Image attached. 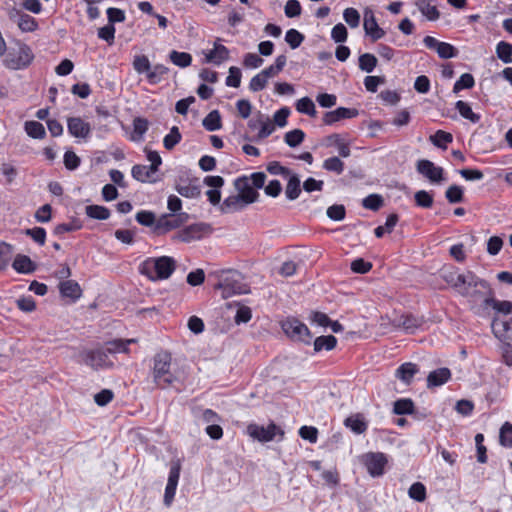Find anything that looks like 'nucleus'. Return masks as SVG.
I'll return each instance as SVG.
<instances>
[{
	"label": "nucleus",
	"instance_id": "1",
	"mask_svg": "<svg viewBox=\"0 0 512 512\" xmlns=\"http://www.w3.org/2000/svg\"><path fill=\"white\" fill-rule=\"evenodd\" d=\"M441 277L456 293L463 297L476 300L480 296L486 295V292L491 294L489 284L471 271L460 272L458 268L449 266L441 270Z\"/></svg>",
	"mask_w": 512,
	"mask_h": 512
},
{
	"label": "nucleus",
	"instance_id": "2",
	"mask_svg": "<svg viewBox=\"0 0 512 512\" xmlns=\"http://www.w3.org/2000/svg\"><path fill=\"white\" fill-rule=\"evenodd\" d=\"M176 268L172 257H151L141 263L139 271L152 281L168 279Z\"/></svg>",
	"mask_w": 512,
	"mask_h": 512
},
{
	"label": "nucleus",
	"instance_id": "3",
	"mask_svg": "<svg viewBox=\"0 0 512 512\" xmlns=\"http://www.w3.org/2000/svg\"><path fill=\"white\" fill-rule=\"evenodd\" d=\"M152 376L154 383L162 389L173 385L178 380L177 376L171 371L170 354L163 352L154 357Z\"/></svg>",
	"mask_w": 512,
	"mask_h": 512
},
{
	"label": "nucleus",
	"instance_id": "4",
	"mask_svg": "<svg viewBox=\"0 0 512 512\" xmlns=\"http://www.w3.org/2000/svg\"><path fill=\"white\" fill-rule=\"evenodd\" d=\"M79 358V363L85 364L96 371L114 366L113 360L108 356L103 346L95 349H84L79 353Z\"/></svg>",
	"mask_w": 512,
	"mask_h": 512
},
{
	"label": "nucleus",
	"instance_id": "5",
	"mask_svg": "<svg viewBox=\"0 0 512 512\" xmlns=\"http://www.w3.org/2000/svg\"><path fill=\"white\" fill-rule=\"evenodd\" d=\"M217 289L222 290L224 298L235 294H245L248 292V286L243 282L242 275L237 271H228L221 281L216 285Z\"/></svg>",
	"mask_w": 512,
	"mask_h": 512
},
{
	"label": "nucleus",
	"instance_id": "6",
	"mask_svg": "<svg viewBox=\"0 0 512 512\" xmlns=\"http://www.w3.org/2000/svg\"><path fill=\"white\" fill-rule=\"evenodd\" d=\"M32 50L25 44H19L12 48L4 59L7 68L19 70L27 67L33 60Z\"/></svg>",
	"mask_w": 512,
	"mask_h": 512
},
{
	"label": "nucleus",
	"instance_id": "7",
	"mask_svg": "<svg viewBox=\"0 0 512 512\" xmlns=\"http://www.w3.org/2000/svg\"><path fill=\"white\" fill-rule=\"evenodd\" d=\"M360 461L374 478L382 476L388 465V457L382 452H367L360 457Z\"/></svg>",
	"mask_w": 512,
	"mask_h": 512
},
{
	"label": "nucleus",
	"instance_id": "8",
	"mask_svg": "<svg viewBox=\"0 0 512 512\" xmlns=\"http://www.w3.org/2000/svg\"><path fill=\"white\" fill-rule=\"evenodd\" d=\"M282 329L292 340L310 344L312 335L308 327L296 318H287L282 322Z\"/></svg>",
	"mask_w": 512,
	"mask_h": 512
},
{
	"label": "nucleus",
	"instance_id": "9",
	"mask_svg": "<svg viewBox=\"0 0 512 512\" xmlns=\"http://www.w3.org/2000/svg\"><path fill=\"white\" fill-rule=\"evenodd\" d=\"M246 431L251 438L259 442H268L274 440L277 436L282 438L284 435V431L274 423H270L266 427L258 424H249Z\"/></svg>",
	"mask_w": 512,
	"mask_h": 512
},
{
	"label": "nucleus",
	"instance_id": "10",
	"mask_svg": "<svg viewBox=\"0 0 512 512\" xmlns=\"http://www.w3.org/2000/svg\"><path fill=\"white\" fill-rule=\"evenodd\" d=\"M181 471L180 459L172 460L170 463V470L168 475V481L164 493V504L169 507L175 497L179 477Z\"/></svg>",
	"mask_w": 512,
	"mask_h": 512
},
{
	"label": "nucleus",
	"instance_id": "11",
	"mask_svg": "<svg viewBox=\"0 0 512 512\" xmlns=\"http://www.w3.org/2000/svg\"><path fill=\"white\" fill-rule=\"evenodd\" d=\"M211 232V226L207 223H195L191 224L181 231H179L174 239L177 241L189 243L191 241L199 240L204 235Z\"/></svg>",
	"mask_w": 512,
	"mask_h": 512
},
{
	"label": "nucleus",
	"instance_id": "12",
	"mask_svg": "<svg viewBox=\"0 0 512 512\" xmlns=\"http://www.w3.org/2000/svg\"><path fill=\"white\" fill-rule=\"evenodd\" d=\"M188 219L187 213H178V214H165L162 215L157 221L155 230L159 233H166L173 229L179 228L182 226Z\"/></svg>",
	"mask_w": 512,
	"mask_h": 512
},
{
	"label": "nucleus",
	"instance_id": "13",
	"mask_svg": "<svg viewBox=\"0 0 512 512\" xmlns=\"http://www.w3.org/2000/svg\"><path fill=\"white\" fill-rule=\"evenodd\" d=\"M394 327L401 328L405 332L413 334L418 330L423 329L425 320L422 316H415L413 314H403L393 319Z\"/></svg>",
	"mask_w": 512,
	"mask_h": 512
},
{
	"label": "nucleus",
	"instance_id": "14",
	"mask_svg": "<svg viewBox=\"0 0 512 512\" xmlns=\"http://www.w3.org/2000/svg\"><path fill=\"white\" fill-rule=\"evenodd\" d=\"M417 171L432 183H441L444 180V170L432 161L422 159L417 162Z\"/></svg>",
	"mask_w": 512,
	"mask_h": 512
},
{
	"label": "nucleus",
	"instance_id": "15",
	"mask_svg": "<svg viewBox=\"0 0 512 512\" xmlns=\"http://www.w3.org/2000/svg\"><path fill=\"white\" fill-rule=\"evenodd\" d=\"M363 28L366 35H368L372 41H377L385 36V31L378 25L375 15L370 9H366L364 12Z\"/></svg>",
	"mask_w": 512,
	"mask_h": 512
},
{
	"label": "nucleus",
	"instance_id": "16",
	"mask_svg": "<svg viewBox=\"0 0 512 512\" xmlns=\"http://www.w3.org/2000/svg\"><path fill=\"white\" fill-rule=\"evenodd\" d=\"M248 126L251 129L259 128V132H258V135H257V137L259 139L267 138L275 130V125L270 120V118L268 116H266V115L261 114V113H259L256 118L251 119L248 122Z\"/></svg>",
	"mask_w": 512,
	"mask_h": 512
},
{
	"label": "nucleus",
	"instance_id": "17",
	"mask_svg": "<svg viewBox=\"0 0 512 512\" xmlns=\"http://www.w3.org/2000/svg\"><path fill=\"white\" fill-rule=\"evenodd\" d=\"M68 132L75 138H88L91 134V126L81 117H69L67 119Z\"/></svg>",
	"mask_w": 512,
	"mask_h": 512
},
{
	"label": "nucleus",
	"instance_id": "18",
	"mask_svg": "<svg viewBox=\"0 0 512 512\" xmlns=\"http://www.w3.org/2000/svg\"><path fill=\"white\" fill-rule=\"evenodd\" d=\"M9 18L15 23H17L19 29L22 32H33L38 27V24L34 17L22 13L17 9H12L9 11Z\"/></svg>",
	"mask_w": 512,
	"mask_h": 512
},
{
	"label": "nucleus",
	"instance_id": "19",
	"mask_svg": "<svg viewBox=\"0 0 512 512\" xmlns=\"http://www.w3.org/2000/svg\"><path fill=\"white\" fill-rule=\"evenodd\" d=\"M203 182L212 188L206 192L209 202L214 206L220 204V189L224 185V179L221 176H206Z\"/></svg>",
	"mask_w": 512,
	"mask_h": 512
},
{
	"label": "nucleus",
	"instance_id": "20",
	"mask_svg": "<svg viewBox=\"0 0 512 512\" xmlns=\"http://www.w3.org/2000/svg\"><path fill=\"white\" fill-rule=\"evenodd\" d=\"M492 330L494 335L501 341L507 344L512 343V319L501 320L495 317L492 321Z\"/></svg>",
	"mask_w": 512,
	"mask_h": 512
},
{
	"label": "nucleus",
	"instance_id": "21",
	"mask_svg": "<svg viewBox=\"0 0 512 512\" xmlns=\"http://www.w3.org/2000/svg\"><path fill=\"white\" fill-rule=\"evenodd\" d=\"M205 62L220 65L228 60L230 52L227 47L219 43V39L214 42L213 49L204 52Z\"/></svg>",
	"mask_w": 512,
	"mask_h": 512
},
{
	"label": "nucleus",
	"instance_id": "22",
	"mask_svg": "<svg viewBox=\"0 0 512 512\" xmlns=\"http://www.w3.org/2000/svg\"><path fill=\"white\" fill-rule=\"evenodd\" d=\"M235 188L238 191V195L247 203V205L254 203L259 193L249 183L247 178H238L235 180Z\"/></svg>",
	"mask_w": 512,
	"mask_h": 512
},
{
	"label": "nucleus",
	"instance_id": "23",
	"mask_svg": "<svg viewBox=\"0 0 512 512\" xmlns=\"http://www.w3.org/2000/svg\"><path fill=\"white\" fill-rule=\"evenodd\" d=\"M344 425L355 434H363L368 428V421L363 414L355 413L344 420Z\"/></svg>",
	"mask_w": 512,
	"mask_h": 512
},
{
	"label": "nucleus",
	"instance_id": "24",
	"mask_svg": "<svg viewBox=\"0 0 512 512\" xmlns=\"http://www.w3.org/2000/svg\"><path fill=\"white\" fill-rule=\"evenodd\" d=\"M419 372L417 364L412 362H405L400 365L395 371V377L406 385H410L414 376Z\"/></svg>",
	"mask_w": 512,
	"mask_h": 512
},
{
	"label": "nucleus",
	"instance_id": "25",
	"mask_svg": "<svg viewBox=\"0 0 512 512\" xmlns=\"http://www.w3.org/2000/svg\"><path fill=\"white\" fill-rule=\"evenodd\" d=\"M451 378V371L446 368H438L431 371L427 376V388L439 387Z\"/></svg>",
	"mask_w": 512,
	"mask_h": 512
},
{
	"label": "nucleus",
	"instance_id": "26",
	"mask_svg": "<svg viewBox=\"0 0 512 512\" xmlns=\"http://www.w3.org/2000/svg\"><path fill=\"white\" fill-rule=\"evenodd\" d=\"M131 343H136V339H114L111 341H108L104 344L103 348L105 349L106 353L110 357L111 355H115L117 353H128L129 348L128 346Z\"/></svg>",
	"mask_w": 512,
	"mask_h": 512
},
{
	"label": "nucleus",
	"instance_id": "27",
	"mask_svg": "<svg viewBox=\"0 0 512 512\" xmlns=\"http://www.w3.org/2000/svg\"><path fill=\"white\" fill-rule=\"evenodd\" d=\"M358 114L356 109H349L344 107H339L333 111L327 112L324 115L323 121L327 125H331L341 119L353 118Z\"/></svg>",
	"mask_w": 512,
	"mask_h": 512
},
{
	"label": "nucleus",
	"instance_id": "28",
	"mask_svg": "<svg viewBox=\"0 0 512 512\" xmlns=\"http://www.w3.org/2000/svg\"><path fill=\"white\" fill-rule=\"evenodd\" d=\"M132 176L134 179L140 182H156V173L153 168L146 165H135L132 167Z\"/></svg>",
	"mask_w": 512,
	"mask_h": 512
},
{
	"label": "nucleus",
	"instance_id": "29",
	"mask_svg": "<svg viewBox=\"0 0 512 512\" xmlns=\"http://www.w3.org/2000/svg\"><path fill=\"white\" fill-rule=\"evenodd\" d=\"M59 290L63 297L70 298L73 301L79 299L82 294L80 285L73 280L62 281L59 284Z\"/></svg>",
	"mask_w": 512,
	"mask_h": 512
},
{
	"label": "nucleus",
	"instance_id": "30",
	"mask_svg": "<svg viewBox=\"0 0 512 512\" xmlns=\"http://www.w3.org/2000/svg\"><path fill=\"white\" fill-rule=\"evenodd\" d=\"M247 206V203L240 197V195H230L220 205V210L223 213H232L240 211Z\"/></svg>",
	"mask_w": 512,
	"mask_h": 512
},
{
	"label": "nucleus",
	"instance_id": "31",
	"mask_svg": "<svg viewBox=\"0 0 512 512\" xmlns=\"http://www.w3.org/2000/svg\"><path fill=\"white\" fill-rule=\"evenodd\" d=\"M486 297L484 299V304L486 306L492 307L497 313L509 315L512 313V302L507 300H497L492 296V293L486 292Z\"/></svg>",
	"mask_w": 512,
	"mask_h": 512
},
{
	"label": "nucleus",
	"instance_id": "32",
	"mask_svg": "<svg viewBox=\"0 0 512 512\" xmlns=\"http://www.w3.org/2000/svg\"><path fill=\"white\" fill-rule=\"evenodd\" d=\"M12 266L17 272L23 274H28L35 270V265L31 259L28 256L21 254H18L15 257Z\"/></svg>",
	"mask_w": 512,
	"mask_h": 512
},
{
	"label": "nucleus",
	"instance_id": "33",
	"mask_svg": "<svg viewBox=\"0 0 512 512\" xmlns=\"http://www.w3.org/2000/svg\"><path fill=\"white\" fill-rule=\"evenodd\" d=\"M416 6L419 11L430 21L439 19L440 12L435 5H432L428 0H417Z\"/></svg>",
	"mask_w": 512,
	"mask_h": 512
},
{
	"label": "nucleus",
	"instance_id": "34",
	"mask_svg": "<svg viewBox=\"0 0 512 512\" xmlns=\"http://www.w3.org/2000/svg\"><path fill=\"white\" fill-rule=\"evenodd\" d=\"M300 193V179L297 175L290 173L285 189V195L289 200H295L299 197Z\"/></svg>",
	"mask_w": 512,
	"mask_h": 512
},
{
	"label": "nucleus",
	"instance_id": "35",
	"mask_svg": "<svg viewBox=\"0 0 512 512\" xmlns=\"http://www.w3.org/2000/svg\"><path fill=\"white\" fill-rule=\"evenodd\" d=\"M336 344L337 339L333 335L319 336L313 342L315 352L330 351L336 347Z\"/></svg>",
	"mask_w": 512,
	"mask_h": 512
},
{
	"label": "nucleus",
	"instance_id": "36",
	"mask_svg": "<svg viewBox=\"0 0 512 512\" xmlns=\"http://www.w3.org/2000/svg\"><path fill=\"white\" fill-rule=\"evenodd\" d=\"M202 124L207 131H216L221 129L222 121L218 110H213L203 119Z\"/></svg>",
	"mask_w": 512,
	"mask_h": 512
},
{
	"label": "nucleus",
	"instance_id": "37",
	"mask_svg": "<svg viewBox=\"0 0 512 512\" xmlns=\"http://www.w3.org/2000/svg\"><path fill=\"white\" fill-rule=\"evenodd\" d=\"M429 140L434 146L446 150L448 144L453 141V136L449 132L438 130L434 135L429 137Z\"/></svg>",
	"mask_w": 512,
	"mask_h": 512
},
{
	"label": "nucleus",
	"instance_id": "38",
	"mask_svg": "<svg viewBox=\"0 0 512 512\" xmlns=\"http://www.w3.org/2000/svg\"><path fill=\"white\" fill-rule=\"evenodd\" d=\"M149 435L150 432L145 429H135L129 432V438L135 446H149Z\"/></svg>",
	"mask_w": 512,
	"mask_h": 512
},
{
	"label": "nucleus",
	"instance_id": "39",
	"mask_svg": "<svg viewBox=\"0 0 512 512\" xmlns=\"http://www.w3.org/2000/svg\"><path fill=\"white\" fill-rule=\"evenodd\" d=\"M455 107H456V109L458 110L459 114H460L463 118H465V119H467V120L471 121L472 123H477V122H479V120H480V115H479V114L474 113V112L472 111L471 106H470L468 103H466V102H464V101H462V100H459V101H457V102H456Z\"/></svg>",
	"mask_w": 512,
	"mask_h": 512
},
{
	"label": "nucleus",
	"instance_id": "40",
	"mask_svg": "<svg viewBox=\"0 0 512 512\" xmlns=\"http://www.w3.org/2000/svg\"><path fill=\"white\" fill-rule=\"evenodd\" d=\"M393 412L397 415L412 414L414 412V402L410 398L398 399L394 402Z\"/></svg>",
	"mask_w": 512,
	"mask_h": 512
},
{
	"label": "nucleus",
	"instance_id": "41",
	"mask_svg": "<svg viewBox=\"0 0 512 512\" xmlns=\"http://www.w3.org/2000/svg\"><path fill=\"white\" fill-rule=\"evenodd\" d=\"M25 131L34 139H43L46 135L43 124L37 121H27L25 123Z\"/></svg>",
	"mask_w": 512,
	"mask_h": 512
},
{
	"label": "nucleus",
	"instance_id": "42",
	"mask_svg": "<svg viewBox=\"0 0 512 512\" xmlns=\"http://www.w3.org/2000/svg\"><path fill=\"white\" fill-rule=\"evenodd\" d=\"M85 211L87 216L97 220H106L110 217L109 209L100 205H88Z\"/></svg>",
	"mask_w": 512,
	"mask_h": 512
},
{
	"label": "nucleus",
	"instance_id": "43",
	"mask_svg": "<svg viewBox=\"0 0 512 512\" xmlns=\"http://www.w3.org/2000/svg\"><path fill=\"white\" fill-rule=\"evenodd\" d=\"M14 253V248L11 244L0 242V271L7 268Z\"/></svg>",
	"mask_w": 512,
	"mask_h": 512
},
{
	"label": "nucleus",
	"instance_id": "44",
	"mask_svg": "<svg viewBox=\"0 0 512 512\" xmlns=\"http://www.w3.org/2000/svg\"><path fill=\"white\" fill-rule=\"evenodd\" d=\"M296 110L311 117H315L317 113L315 104L309 97L299 99L296 102Z\"/></svg>",
	"mask_w": 512,
	"mask_h": 512
},
{
	"label": "nucleus",
	"instance_id": "45",
	"mask_svg": "<svg viewBox=\"0 0 512 512\" xmlns=\"http://www.w3.org/2000/svg\"><path fill=\"white\" fill-rule=\"evenodd\" d=\"M497 57L508 64L512 62V45L508 42L501 41L496 46Z\"/></svg>",
	"mask_w": 512,
	"mask_h": 512
},
{
	"label": "nucleus",
	"instance_id": "46",
	"mask_svg": "<svg viewBox=\"0 0 512 512\" xmlns=\"http://www.w3.org/2000/svg\"><path fill=\"white\" fill-rule=\"evenodd\" d=\"M377 62V58L371 53H364L359 56V68L367 73H371L375 69Z\"/></svg>",
	"mask_w": 512,
	"mask_h": 512
},
{
	"label": "nucleus",
	"instance_id": "47",
	"mask_svg": "<svg viewBox=\"0 0 512 512\" xmlns=\"http://www.w3.org/2000/svg\"><path fill=\"white\" fill-rule=\"evenodd\" d=\"M168 68L162 64H156L150 67L149 74L147 75V80L150 84L159 83L162 77L167 74Z\"/></svg>",
	"mask_w": 512,
	"mask_h": 512
},
{
	"label": "nucleus",
	"instance_id": "48",
	"mask_svg": "<svg viewBox=\"0 0 512 512\" xmlns=\"http://www.w3.org/2000/svg\"><path fill=\"white\" fill-rule=\"evenodd\" d=\"M305 138V133L301 129H294L287 132L284 136L285 143L290 147L299 146Z\"/></svg>",
	"mask_w": 512,
	"mask_h": 512
},
{
	"label": "nucleus",
	"instance_id": "49",
	"mask_svg": "<svg viewBox=\"0 0 512 512\" xmlns=\"http://www.w3.org/2000/svg\"><path fill=\"white\" fill-rule=\"evenodd\" d=\"M133 68L138 74H149L151 63L147 56L136 55L133 59Z\"/></svg>",
	"mask_w": 512,
	"mask_h": 512
},
{
	"label": "nucleus",
	"instance_id": "50",
	"mask_svg": "<svg viewBox=\"0 0 512 512\" xmlns=\"http://www.w3.org/2000/svg\"><path fill=\"white\" fill-rule=\"evenodd\" d=\"M182 136L178 127L173 126L170 132L164 137L163 145L167 150H172L181 140Z\"/></svg>",
	"mask_w": 512,
	"mask_h": 512
},
{
	"label": "nucleus",
	"instance_id": "51",
	"mask_svg": "<svg viewBox=\"0 0 512 512\" xmlns=\"http://www.w3.org/2000/svg\"><path fill=\"white\" fill-rule=\"evenodd\" d=\"M169 57L173 64L182 68L189 66L192 61V57L189 53L175 50L170 53Z\"/></svg>",
	"mask_w": 512,
	"mask_h": 512
},
{
	"label": "nucleus",
	"instance_id": "52",
	"mask_svg": "<svg viewBox=\"0 0 512 512\" xmlns=\"http://www.w3.org/2000/svg\"><path fill=\"white\" fill-rule=\"evenodd\" d=\"M408 495L410 498L417 502H423L426 499V488L421 482L413 483L409 490Z\"/></svg>",
	"mask_w": 512,
	"mask_h": 512
},
{
	"label": "nucleus",
	"instance_id": "53",
	"mask_svg": "<svg viewBox=\"0 0 512 512\" xmlns=\"http://www.w3.org/2000/svg\"><path fill=\"white\" fill-rule=\"evenodd\" d=\"M475 84L474 78L469 73H464L460 76V78L455 82L453 87V92L458 93L463 89L472 88Z\"/></svg>",
	"mask_w": 512,
	"mask_h": 512
},
{
	"label": "nucleus",
	"instance_id": "54",
	"mask_svg": "<svg viewBox=\"0 0 512 512\" xmlns=\"http://www.w3.org/2000/svg\"><path fill=\"white\" fill-rule=\"evenodd\" d=\"M323 168L327 171L341 174L344 171V163L338 157H330L324 160Z\"/></svg>",
	"mask_w": 512,
	"mask_h": 512
},
{
	"label": "nucleus",
	"instance_id": "55",
	"mask_svg": "<svg viewBox=\"0 0 512 512\" xmlns=\"http://www.w3.org/2000/svg\"><path fill=\"white\" fill-rule=\"evenodd\" d=\"M500 443L506 447H512V424L505 422L500 428Z\"/></svg>",
	"mask_w": 512,
	"mask_h": 512
},
{
	"label": "nucleus",
	"instance_id": "56",
	"mask_svg": "<svg viewBox=\"0 0 512 512\" xmlns=\"http://www.w3.org/2000/svg\"><path fill=\"white\" fill-rule=\"evenodd\" d=\"M304 40V36L296 29H290L286 32L285 41L292 49L298 48Z\"/></svg>",
	"mask_w": 512,
	"mask_h": 512
},
{
	"label": "nucleus",
	"instance_id": "57",
	"mask_svg": "<svg viewBox=\"0 0 512 512\" xmlns=\"http://www.w3.org/2000/svg\"><path fill=\"white\" fill-rule=\"evenodd\" d=\"M343 18L351 28L359 26L360 14L355 8H346L343 12Z\"/></svg>",
	"mask_w": 512,
	"mask_h": 512
},
{
	"label": "nucleus",
	"instance_id": "58",
	"mask_svg": "<svg viewBox=\"0 0 512 512\" xmlns=\"http://www.w3.org/2000/svg\"><path fill=\"white\" fill-rule=\"evenodd\" d=\"M347 37H348V31H347L346 27L344 26V24L338 23L332 28L331 38L336 43L345 42L347 40Z\"/></svg>",
	"mask_w": 512,
	"mask_h": 512
},
{
	"label": "nucleus",
	"instance_id": "59",
	"mask_svg": "<svg viewBox=\"0 0 512 512\" xmlns=\"http://www.w3.org/2000/svg\"><path fill=\"white\" fill-rule=\"evenodd\" d=\"M299 435L302 439L309 441L311 444H314L317 442L318 430L314 426H302L299 429Z\"/></svg>",
	"mask_w": 512,
	"mask_h": 512
},
{
	"label": "nucleus",
	"instance_id": "60",
	"mask_svg": "<svg viewBox=\"0 0 512 512\" xmlns=\"http://www.w3.org/2000/svg\"><path fill=\"white\" fill-rule=\"evenodd\" d=\"M436 52L442 59L454 58L457 55L455 47L447 42H441Z\"/></svg>",
	"mask_w": 512,
	"mask_h": 512
},
{
	"label": "nucleus",
	"instance_id": "61",
	"mask_svg": "<svg viewBox=\"0 0 512 512\" xmlns=\"http://www.w3.org/2000/svg\"><path fill=\"white\" fill-rule=\"evenodd\" d=\"M114 398V392L110 389H103L94 395L95 403L100 406H106Z\"/></svg>",
	"mask_w": 512,
	"mask_h": 512
},
{
	"label": "nucleus",
	"instance_id": "62",
	"mask_svg": "<svg viewBox=\"0 0 512 512\" xmlns=\"http://www.w3.org/2000/svg\"><path fill=\"white\" fill-rule=\"evenodd\" d=\"M445 196L450 203H459L463 200V189L452 185L446 190Z\"/></svg>",
	"mask_w": 512,
	"mask_h": 512
},
{
	"label": "nucleus",
	"instance_id": "63",
	"mask_svg": "<svg viewBox=\"0 0 512 512\" xmlns=\"http://www.w3.org/2000/svg\"><path fill=\"white\" fill-rule=\"evenodd\" d=\"M416 204L423 208H430L433 204V197L425 190H420L415 193Z\"/></svg>",
	"mask_w": 512,
	"mask_h": 512
},
{
	"label": "nucleus",
	"instance_id": "64",
	"mask_svg": "<svg viewBox=\"0 0 512 512\" xmlns=\"http://www.w3.org/2000/svg\"><path fill=\"white\" fill-rule=\"evenodd\" d=\"M382 197L377 194H371L363 199V206L366 209L377 211L382 206Z\"/></svg>",
	"mask_w": 512,
	"mask_h": 512
}]
</instances>
